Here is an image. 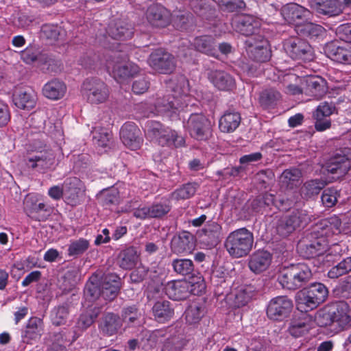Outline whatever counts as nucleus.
I'll return each instance as SVG.
<instances>
[{"label":"nucleus","mask_w":351,"mask_h":351,"mask_svg":"<svg viewBox=\"0 0 351 351\" xmlns=\"http://www.w3.org/2000/svg\"><path fill=\"white\" fill-rule=\"evenodd\" d=\"M302 176V173L298 169H286L280 176V182L287 187L293 188L300 182Z\"/></svg>","instance_id":"de8ad7c7"},{"label":"nucleus","mask_w":351,"mask_h":351,"mask_svg":"<svg viewBox=\"0 0 351 351\" xmlns=\"http://www.w3.org/2000/svg\"><path fill=\"white\" fill-rule=\"evenodd\" d=\"M81 64L88 68H95L101 64L99 56L96 53L87 54L81 58Z\"/></svg>","instance_id":"338daca9"},{"label":"nucleus","mask_w":351,"mask_h":351,"mask_svg":"<svg viewBox=\"0 0 351 351\" xmlns=\"http://www.w3.org/2000/svg\"><path fill=\"white\" fill-rule=\"evenodd\" d=\"M283 19L289 24L293 25L295 29L307 20L312 19L310 10L298 3H288L284 5L280 10Z\"/></svg>","instance_id":"2eb2a0df"},{"label":"nucleus","mask_w":351,"mask_h":351,"mask_svg":"<svg viewBox=\"0 0 351 351\" xmlns=\"http://www.w3.org/2000/svg\"><path fill=\"white\" fill-rule=\"evenodd\" d=\"M328 291L322 283H314L304 289L296 295V306L302 312H308L316 308L327 298Z\"/></svg>","instance_id":"20e7f679"},{"label":"nucleus","mask_w":351,"mask_h":351,"mask_svg":"<svg viewBox=\"0 0 351 351\" xmlns=\"http://www.w3.org/2000/svg\"><path fill=\"white\" fill-rule=\"evenodd\" d=\"M279 83L282 90L288 95L302 93V78L294 73H287L279 77Z\"/></svg>","instance_id":"7c9ffc66"},{"label":"nucleus","mask_w":351,"mask_h":351,"mask_svg":"<svg viewBox=\"0 0 351 351\" xmlns=\"http://www.w3.org/2000/svg\"><path fill=\"white\" fill-rule=\"evenodd\" d=\"M148 62L154 69L162 73H171L176 67L175 58L161 49L150 54Z\"/></svg>","instance_id":"f3484780"},{"label":"nucleus","mask_w":351,"mask_h":351,"mask_svg":"<svg viewBox=\"0 0 351 351\" xmlns=\"http://www.w3.org/2000/svg\"><path fill=\"white\" fill-rule=\"evenodd\" d=\"M337 34L346 43H351V23L340 25L337 29Z\"/></svg>","instance_id":"69168bd1"},{"label":"nucleus","mask_w":351,"mask_h":351,"mask_svg":"<svg viewBox=\"0 0 351 351\" xmlns=\"http://www.w3.org/2000/svg\"><path fill=\"white\" fill-rule=\"evenodd\" d=\"M66 91V86L64 83L56 79L45 84L43 88V95L52 100H58L63 97Z\"/></svg>","instance_id":"e433bc0d"},{"label":"nucleus","mask_w":351,"mask_h":351,"mask_svg":"<svg viewBox=\"0 0 351 351\" xmlns=\"http://www.w3.org/2000/svg\"><path fill=\"white\" fill-rule=\"evenodd\" d=\"M208 79L214 86L219 90L228 91L235 87L234 79L223 71H211L208 74Z\"/></svg>","instance_id":"bb28decb"},{"label":"nucleus","mask_w":351,"mask_h":351,"mask_svg":"<svg viewBox=\"0 0 351 351\" xmlns=\"http://www.w3.org/2000/svg\"><path fill=\"white\" fill-rule=\"evenodd\" d=\"M221 226L216 221H208L198 233L201 241L208 247L216 246L221 237Z\"/></svg>","instance_id":"aec40b11"},{"label":"nucleus","mask_w":351,"mask_h":351,"mask_svg":"<svg viewBox=\"0 0 351 351\" xmlns=\"http://www.w3.org/2000/svg\"><path fill=\"white\" fill-rule=\"evenodd\" d=\"M43 332V320L38 317H32L29 319L24 335H23V342L32 343V341L39 339Z\"/></svg>","instance_id":"f704fd0d"},{"label":"nucleus","mask_w":351,"mask_h":351,"mask_svg":"<svg viewBox=\"0 0 351 351\" xmlns=\"http://www.w3.org/2000/svg\"><path fill=\"white\" fill-rule=\"evenodd\" d=\"M56 163V156L51 149L37 151L28 156L27 165L40 172H44L52 168Z\"/></svg>","instance_id":"dca6fc26"},{"label":"nucleus","mask_w":351,"mask_h":351,"mask_svg":"<svg viewBox=\"0 0 351 351\" xmlns=\"http://www.w3.org/2000/svg\"><path fill=\"white\" fill-rule=\"evenodd\" d=\"M271 262V256L267 251H256L253 253L249 260V267L252 271L256 274L265 271Z\"/></svg>","instance_id":"2f4dec72"},{"label":"nucleus","mask_w":351,"mask_h":351,"mask_svg":"<svg viewBox=\"0 0 351 351\" xmlns=\"http://www.w3.org/2000/svg\"><path fill=\"white\" fill-rule=\"evenodd\" d=\"M64 197L68 204H79L84 196L80 180L77 178H69L63 183Z\"/></svg>","instance_id":"6ab92c4d"},{"label":"nucleus","mask_w":351,"mask_h":351,"mask_svg":"<svg viewBox=\"0 0 351 351\" xmlns=\"http://www.w3.org/2000/svg\"><path fill=\"white\" fill-rule=\"evenodd\" d=\"M186 319L190 324L199 322L204 315V308L196 304L191 305L185 312Z\"/></svg>","instance_id":"bf43d9fd"},{"label":"nucleus","mask_w":351,"mask_h":351,"mask_svg":"<svg viewBox=\"0 0 351 351\" xmlns=\"http://www.w3.org/2000/svg\"><path fill=\"white\" fill-rule=\"evenodd\" d=\"M312 277V272L305 264L291 265L283 270L278 281L283 288L296 289L307 282Z\"/></svg>","instance_id":"0eeeda50"},{"label":"nucleus","mask_w":351,"mask_h":351,"mask_svg":"<svg viewBox=\"0 0 351 351\" xmlns=\"http://www.w3.org/2000/svg\"><path fill=\"white\" fill-rule=\"evenodd\" d=\"M275 204L274 195L271 193H265L261 199H256L252 202V208L255 212L262 211L265 206H269Z\"/></svg>","instance_id":"052dcab7"},{"label":"nucleus","mask_w":351,"mask_h":351,"mask_svg":"<svg viewBox=\"0 0 351 351\" xmlns=\"http://www.w3.org/2000/svg\"><path fill=\"white\" fill-rule=\"evenodd\" d=\"M293 307L292 300L287 296L272 298L267 307V317L274 321H282L289 317Z\"/></svg>","instance_id":"9b49d317"},{"label":"nucleus","mask_w":351,"mask_h":351,"mask_svg":"<svg viewBox=\"0 0 351 351\" xmlns=\"http://www.w3.org/2000/svg\"><path fill=\"white\" fill-rule=\"evenodd\" d=\"M337 112V108L333 103H328L326 101L322 102L317 107L313 113V116L330 117V116Z\"/></svg>","instance_id":"680f3d73"},{"label":"nucleus","mask_w":351,"mask_h":351,"mask_svg":"<svg viewBox=\"0 0 351 351\" xmlns=\"http://www.w3.org/2000/svg\"><path fill=\"white\" fill-rule=\"evenodd\" d=\"M92 133L94 143L98 147L106 148L110 145L111 134L106 129L95 127Z\"/></svg>","instance_id":"09e8293b"},{"label":"nucleus","mask_w":351,"mask_h":351,"mask_svg":"<svg viewBox=\"0 0 351 351\" xmlns=\"http://www.w3.org/2000/svg\"><path fill=\"white\" fill-rule=\"evenodd\" d=\"M195 50L210 56L215 54V45L214 38L210 36L197 37L193 43Z\"/></svg>","instance_id":"37998d69"},{"label":"nucleus","mask_w":351,"mask_h":351,"mask_svg":"<svg viewBox=\"0 0 351 351\" xmlns=\"http://www.w3.org/2000/svg\"><path fill=\"white\" fill-rule=\"evenodd\" d=\"M89 247V241L85 239H80L71 242L68 254L69 256H78L85 252Z\"/></svg>","instance_id":"4d7b16f0"},{"label":"nucleus","mask_w":351,"mask_h":351,"mask_svg":"<svg viewBox=\"0 0 351 351\" xmlns=\"http://www.w3.org/2000/svg\"><path fill=\"white\" fill-rule=\"evenodd\" d=\"M132 30L131 25L120 21L111 25L108 28V33L114 39L124 40L132 36Z\"/></svg>","instance_id":"4c0bfd02"},{"label":"nucleus","mask_w":351,"mask_h":351,"mask_svg":"<svg viewBox=\"0 0 351 351\" xmlns=\"http://www.w3.org/2000/svg\"><path fill=\"white\" fill-rule=\"evenodd\" d=\"M302 93L319 99L326 93V82L317 75L302 78Z\"/></svg>","instance_id":"4be33fe9"},{"label":"nucleus","mask_w":351,"mask_h":351,"mask_svg":"<svg viewBox=\"0 0 351 351\" xmlns=\"http://www.w3.org/2000/svg\"><path fill=\"white\" fill-rule=\"evenodd\" d=\"M106 67L111 72L114 78L119 82H123L133 77L140 71V68L136 64L128 61L119 53H114L108 57Z\"/></svg>","instance_id":"423d86ee"},{"label":"nucleus","mask_w":351,"mask_h":351,"mask_svg":"<svg viewBox=\"0 0 351 351\" xmlns=\"http://www.w3.org/2000/svg\"><path fill=\"white\" fill-rule=\"evenodd\" d=\"M171 247L176 254L191 252L195 247L193 235L189 232H182L174 236L171 242Z\"/></svg>","instance_id":"cd10ccee"},{"label":"nucleus","mask_w":351,"mask_h":351,"mask_svg":"<svg viewBox=\"0 0 351 351\" xmlns=\"http://www.w3.org/2000/svg\"><path fill=\"white\" fill-rule=\"evenodd\" d=\"M261 20L252 15H243L238 20L237 29L243 35L254 34L261 27Z\"/></svg>","instance_id":"c9c22d12"},{"label":"nucleus","mask_w":351,"mask_h":351,"mask_svg":"<svg viewBox=\"0 0 351 351\" xmlns=\"http://www.w3.org/2000/svg\"><path fill=\"white\" fill-rule=\"evenodd\" d=\"M351 167V152L349 149L340 150L331 157L326 164L328 172L343 176Z\"/></svg>","instance_id":"a211bd4d"},{"label":"nucleus","mask_w":351,"mask_h":351,"mask_svg":"<svg viewBox=\"0 0 351 351\" xmlns=\"http://www.w3.org/2000/svg\"><path fill=\"white\" fill-rule=\"evenodd\" d=\"M249 56L257 62H264L269 60L271 51L268 41L260 35L248 38L245 40Z\"/></svg>","instance_id":"4468645a"},{"label":"nucleus","mask_w":351,"mask_h":351,"mask_svg":"<svg viewBox=\"0 0 351 351\" xmlns=\"http://www.w3.org/2000/svg\"><path fill=\"white\" fill-rule=\"evenodd\" d=\"M167 88L174 93L173 95H168L157 98L155 102V109L158 114H167L171 117V113L182 107L178 97H187L189 93V84L184 76L180 75L171 79L167 82Z\"/></svg>","instance_id":"f03ea898"},{"label":"nucleus","mask_w":351,"mask_h":351,"mask_svg":"<svg viewBox=\"0 0 351 351\" xmlns=\"http://www.w3.org/2000/svg\"><path fill=\"white\" fill-rule=\"evenodd\" d=\"M241 120V118L239 113L237 112H226L219 119V129L222 132H232L239 127Z\"/></svg>","instance_id":"58836bf2"},{"label":"nucleus","mask_w":351,"mask_h":351,"mask_svg":"<svg viewBox=\"0 0 351 351\" xmlns=\"http://www.w3.org/2000/svg\"><path fill=\"white\" fill-rule=\"evenodd\" d=\"M174 271L181 275H188L192 273L194 267L190 259H176L172 262Z\"/></svg>","instance_id":"6e6d98bb"},{"label":"nucleus","mask_w":351,"mask_h":351,"mask_svg":"<svg viewBox=\"0 0 351 351\" xmlns=\"http://www.w3.org/2000/svg\"><path fill=\"white\" fill-rule=\"evenodd\" d=\"M339 192L334 188H328L324 191L322 195V203L326 207H332L337 202Z\"/></svg>","instance_id":"e2e57ef3"},{"label":"nucleus","mask_w":351,"mask_h":351,"mask_svg":"<svg viewBox=\"0 0 351 351\" xmlns=\"http://www.w3.org/2000/svg\"><path fill=\"white\" fill-rule=\"evenodd\" d=\"M100 280L103 291V298L105 300H113L120 289V278L114 274H108L103 276Z\"/></svg>","instance_id":"a878e982"},{"label":"nucleus","mask_w":351,"mask_h":351,"mask_svg":"<svg viewBox=\"0 0 351 351\" xmlns=\"http://www.w3.org/2000/svg\"><path fill=\"white\" fill-rule=\"evenodd\" d=\"M36 93L30 88H23L14 95L13 101L14 105L23 110H29L34 108L36 104Z\"/></svg>","instance_id":"c756f323"},{"label":"nucleus","mask_w":351,"mask_h":351,"mask_svg":"<svg viewBox=\"0 0 351 351\" xmlns=\"http://www.w3.org/2000/svg\"><path fill=\"white\" fill-rule=\"evenodd\" d=\"M67 305H62L54 308L51 311V319L53 325L61 326L66 324L69 316Z\"/></svg>","instance_id":"864d4df0"},{"label":"nucleus","mask_w":351,"mask_h":351,"mask_svg":"<svg viewBox=\"0 0 351 351\" xmlns=\"http://www.w3.org/2000/svg\"><path fill=\"white\" fill-rule=\"evenodd\" d=\"M120 195L122 197H126L125 191L120 192L117 188H112L104 192L101 195V201L104 206L117 204L120 200ZM130 196V193L127 194Z\"/></svg>","instance_id":"603ef678"},{"label":"nucleus","mask_w":351,"mask_h":351,"mask_svg":"<svg viewBox=\"0 0 351 351\" xmlns=\"http://www.w3.org/2000/svg\"><path fill=\"white\" fill-rule=\"evenodd\" d=\"M145 134L150 141H154L162 146H181L184 141L178 133L169 128L164 127L160 123L154 121H147Z\"/></svg>","instance_id":"39448f33"},{"label":"nucleus","mask_w":351,"mask_h":351,"mask_svg":"<svg viewBox=\"0 0 351 351\" xmlns=\"http://www.w3.org/2000/svg\"><path fill=\"white\" fill-rule=\"evenodd\" d=\"M280 98L279 92L274 89H266L260 93L259 104L264 109L273 108Z\"/></svg>","instance_id":"49530a36"},{"label":"nucleus","mask_w":351,"mask_h":351,"mask_svg":"<svg viewBox=\"0 0 351 351\" xmlns=\"http://www.w3.org/2000/svg\"><path fill=\"white\" fill-rule=\"evenodd\" d=\"M327 184L322 179H313L305 182L300 189L301 195L305 198L317 195Z\"/></svg>","instance_id":"ea45409f"},{"label":"nucleus","mask_w":351,"mask_h":351,"mask_svg":"<svg viewBox=\"0 0 351 351\" xmlns=\"http://www.w3.org/2000/svg\"><path fill=\"white\" fill-rule=\"evenodd\" d=\"M351 272V257H347L332 267L328 271V276L330 278H337L339 276Z\"/></svg>","instance_id":"3c124183"},{"label":"nucleus","mask_w":351,"mask_h":351,"mask_svg":"<svg viewBox=\"0 0 351 351\" xmlns=\"http://www.w3.org/2000/svg\"><path fill=\"white\" fill-rule=\"evenodd\" d=\"M138 261V255L134 247H128L121 251L119 255L118 263L124 269H131Z\"/></svg>","instance_id":"c03bdc74"},{"label":"nucleus","mask_w":351,"mask_h":351,"mask_svg":"<svg viewBox=\"0 0 351 351\" xmlns=\"http://www.w3.org/2000/svg\"><path fill=\"white\" fill-rule=\"evenodd\" d=\"M286 53L295 60L309 61L313 59V52L310 45L299 38H290L284 42Z\"/></svg>","instance_id":"ddd939ff"},{"label":"nucleus","mask_w":351,"mask_h":351,"mask_svg":"<svg viewBox=\"0 0 351 351\" xmlns=\"http://www.w3.org/2000/svg\"><path fill=\"white\" fill-rule=\"evenodd\" d=\"M316 320L321 326L334 325L333 311H319L316 317Z\"/></svg>","instance_id":"0e129e2a"},{"label":"nucleus","mask_w":351,"mask_h":351,"mask_svg":"<svg viewBox=\"0 0 351 351\" xmlns=\"http://www.w3.org/2000/svg\"><path fill=\"white\" fill-rule=\"evenodd\" d=\"M120 136L123 144L131 149H138L142 143L141 131L134 123H125L121 128Z\"/></svg>","instance_id":"412c9836"},{"label":"nucleus","mask_w":351,"mask_h":351,"mask_svg":"<svg viewBox=\"0 0 351 351\" xmlns=\"http://www.w3.org/2000/svg\"><path fill=\"white\" fill-rule=\"evenodd\" d=\"M332 51V56L336 61L346 63L351 62V43H345L343 45L337 46Z\"/></svg>","instance_id":"5fc2aeb1"},{"label":"nucleus","mask_w":351,"mask_h":351,"mask_svg":"<svg viewBox=\"0 0 351 351\" xmlns=\"http://www.w3.org/2000/svg\"><path fill=\"white\" fill-rule=\"evenodd\" d=\"M122 326L119 315L108 313L105 314L99 323V331L103 336L111 337L116 335Z\"/></svg>","instance_id":"b1692460"},{"label":"nucleus","mask_w":351,"mask_h":351,"mask_svg":"<svg viewBox=\"0 0 351 351\" xmlns=\"http://www.w3.org/2000/svg\"><path fill=\"white\" fill-rule=\"evenodd\" d=\"M311 20L303 21L295 29L298 34L308 37H317L324 32V28L317 24L312 23Z\"/></svg>","instance_id":"a18cd8bd"},{"label":"nucleus","mask_w":351,"mask_h":351,"mask_svg":"<svg viewBox=\"0 0 351 351\" xmlns=\"http://www.w3.org/2000/svg\"><path fill=\"white\" fill-rule=\"evenodd\" d=\"M309 220L304 210H295L291 214L277 216L274 220V227L278 234L285 237Z\"/></svg>","instance_id":"6e6552de"},{"label":"nucleus","mask_w":351,"mask_h":351,"mask_svg":"<svg viewBox=\"0 0 351 351\" xmlns=\"http://www.w3.org/2000/svg\"><path fill=\"white\" fill-rule=\"evenodd\" d=\"M149 23L155 27H163L170 23L169 12L160 5H151L147 11Z\"/></svg>","instance_id":"393cba45"},{"label":"nucleus","mask_w":351,"mask_h":351,"mask_svg":"<svg viewBox=\"0 0 351 351\" xmlns=\"http://www.w3.org/2000/svg\"><path fill=\"white\" fill-rule=\"evenodd\" d=\"M171 206L169 201L156 203L149 206L150 217H161L167 215L171 210Z\"/></svg>","instance_id":"13d9d810"},{"label":"nucleus","mask_w":351,"mask_h":351,"mask_svg":"<svg viewBox=\"0 0 351 351\" xmlns=\"http://www.w3.org/2000/svg\"><path fill=\"white\" fill-rule=\"evenodd\" d=\"M252 295L250 287L240 288L231 293L228 296V300L230 302L232 306L240 308L247 304Z\"/></svg>","instance_id":"a19ab883"},{"label":"nucleus","mask_w":351,"mask_h":351,"mask_svg":"<svg viewBox=\"0 0 351 351\" xmlns=\"http://www.w3.org/2000/svg\"><path fill=\"white\" fill-rule=\"evenodd\" d=\"M24 206L27 215L36 221L46 220L51 213L50 207L39 195H28L25 199Z\"/></svg>","instance_id":"f8f14e48"},{"label":"nucleus","mask_w":351,"mask_h":351,"mask_svg":"<svg viewBox=\"0 0 351 351\" xmlns=\"http://www.w3.org/2000/svg\"><path fill=\"white\" fill-rule=\"evenodd\" d=\"M82 93L90 104L105 102L109 96L106 84L98 79H87L82 86Z\"/></svg>","instance_id":"1a4fd4ad"},{"label":"nucleus","mask_w":351,"mask_h":351,"mask_svg":"<svg viewBox=\"0 0 351 351\" xmlns=\"http://www.w3.org/2000/svg\"><path fill=\"white\" fill-rule=\"evenodd\" d=\"M167 296L173 300H182L189 295V284L184 280H172L165 287Z\"/></svg>","instance_id":"c85d7f7f"},{"label":"nucleus","mask_w":351,"mask_h":351,"mask_svg":"<svg viewBox=\"0 0 351 351\" xmlns=\"http://www.w3.org/2000/svg\"><path fill=\"white\" fill-rule=\"evenodd\" d=\"M184 127L192 137L199 141L207 139L211 134V123L202 114H192Z\"/></svg>","instance_id":"9d476101"},{"label":"nucleus","mask_w":351,"mask_h":351,"mask_svg":"<svg viewBox=\"0 0 351 351\" xmlns=\"http://www.w3.org/2000/svg\"><path fill=\"white\" fill-rule=\"evenodd\" d=\"M152 313L154 319L160 323L169 321L174 315V307L167 300L156 302L152 307Z\"/></svg>","instance_id":"72a5a7b5"},{"label":"nucleus","mask_w":351,"mask_h":351,"mask_svg":"<svg viewBox=\"0 0 351 351\" xmlns=\"http://www.w3.org/2000/svg\"><path fill=\"white\" fill-rule=\"evenodd\" d=\"M84 295L92 301L95 300L101 295L103 297L99 274H93L89 278L85 287Z\"/></svg>","instance_id":"79ce46f5"},{"label":"nucleus","mask_w":351,"mask_h":351,"mask_svg":"<svg viewBox=\"0 0 351 351\" xmlns=\"http://www.w3.org/2000/svg\"><path fill=\"white\" fill-rule=\"evenodd\" d=\"M140 315V313L134 306L125 308L122 315L123 320L129 323H133Z\"/></svg>","instance_id":"774afa93"},{"label":"nucleus","mask_w":351,"mask_h":351,"mask_svg":"<svg viewBox=\"0 0 351 351\" xmlns=\"http://www.w3.org/2000/svg\"><path fill=\"white\" fill-rule=\"evenodd\" d=\"M198 187L196 183H187L171 193V198L176 200L186 199L193 196Z\"/></svg>","instance_id":"8fccbe9b"},{"label":"nucleus","mask_w":351,"mask_h":351,"mask_svg":"<svg viewBox=\"0 0 351 351\" xmlns=\"http://www.w3.org/2000/svg\"><path fill=\"white\" fill-rule=\"evenodd\" d=\"M334 325L343 330L351 325V307L347 302H340L333 311Z\"/></svg>","instance_id":"473e14b6"},{"label":"nucleus","mask_w":351,"mask_h":351,"mask_svg":"<svg viewBox=\"0 0 351 351\" xmlns=\"http://www.w3.org/2000/svg\"><path fill=\"white\" fill-rule=\"evenodd\" d=\"M311 8L317 14L335 16L341 13L342 10L337 0H311Z\"/></svg>","instance_id":"5701e85b"},{"label":"nucleus","mask_w":351,"mask_h":351,"mask_svg":"<svg viewBox=\"0 0 351 351\" xmlns=\"http://www.w3.org/2000/svg\"><path fill=\"white\" fill-rule=\"evenodd\" d=\"M253 243V234L245 228H242L231 232L228 235L224 247L232 257L238 258L249 254Z\"/></svg>","instance_id":"7ed1b4c3"},{"label":"nucleus","mask_w":351,"mask_h":351,"mask_svg":"<svg viewBox=\"0 0 351 351\" xmlns=\"http://www.w3.org/2000/svg\"><path fill=\"white\" fill-rule=\"evenodd\" d=\"M341 221L339 217L333 215L322 219L314 225L306 238L298 244V250L302 256L311 258L319 256L327 252V238L341 232Z\"/></svg>","instance_id":"f257e3e1"}]
</instances>
